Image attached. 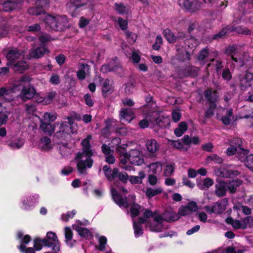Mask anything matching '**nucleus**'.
<instances>
[{"mask_svg":"<svg viewBox=\"0 0 253 253\" xmlns=\"http://www.w3.org/2000/svg\"><path fill=\"white\" fill-rule=\"evenodd\" d=\"M152 114V126L154 127L166 128L170 125V119L168 116H160L156 117Z\"/></svg>","mask_w":253,"mask_h":253,"instance_id":"ddd939ff","label":"nucleus"},{"mask_svg":"<svg viewBox=\"0 0 253 253\" xmlns=\"http://www.w3.org/2000/svg\"><path fill=\"white\" fill-rule=\"evenodd\" d=\"M178 2L181 7L189 12H194L201 7L200 3L197 0H178Z\"/></svg>","mask_w":253,"mask_h":253,"instance_id":"4468645a","label":"nucleus"},{"mask_svg":"<svg viewBox=\"0 0 253 253\" xmlns=\"http://www.w3.org/2000/svg\"><path fill=\"white\" fill-rule=\"evenodd\" d=\"M242 184V181L238 179L229 181L227 182V189L230 193H235L238 187L241 186Z\"/></svg>","mask_w":253,"mask_h":253,"instance_id":"72a5a7b5","label":"nucleus"},{"mask_svg":"<svg viewBox=\"0 0 253 253\" xmlns=\"http://www.w3.org/2000/svg\"><path fill=\"white\" fill-rule=\"evenodd\" d=\"M234 210L242 211L245 214L249 215L251 213V211L249 208L242 205L235 206L233 207Z\"/></svg>","mask_w":253,"mask_h":253,"instance_id":"5fc2aeb1","label":"nucleus"},{"mask_svg":"<svg viewBox=\"0 0 253 253\" xmlns=\"http://www.w3.org/2000/svg\"><path fill=\"white\" fill-rule=\"evenodd\" d=\"M43 22L49 30L63 31L68 26V21L64 15L52 16L48 13L43 15Z\"/></svg>","mask_w":253,"mask_h":253,"instance_id":"f03ea898","label":"nucleus"},{"mask_svg":"<svg viewBox=\"0 0 253 253\" xmlns=\"http://www.w3.org/2000/svg\"><path fill=\"white\" fill-rule=\"evenodd\" d=\"M184 43L185 44L184 47L185 50L182 51L181 53L177 54L176 56V58L180 61H185L190 60V54L187 49L188 48L193 49L198 44V42L195 39L190 37L185 40Z\"/></svg>","mask_w":253,"mask_h":253,"instance_id":"423d86ee","label":"nucleus"},{"mask_svg":"<svg viewBox=\"0 0 253 253\" xmlns=\"http://www.w3.org/2000/svg\"><path fill=\"white\" fill-rule=\"evenodd\" d=\"M112 19L114 22H117V20L115 17H112ZM117 22L122 30H124L127 28V21L123 19L121 17H118Z\"/></svg>","mask_w":253,"mask_h":253,"instance_id":"8fccbe9b","label":"nucleus"},{"mask_svg":"<svg viewBox=\"0 0 253 253\" xmlns=\"http://www.w3.org/2000/svg\"><path fill=\"white\" fill-rule=\"evenodd\" d=\"M23 233L22 232H18L17 234V237L18 239H20V245L18 247V249L20 251L24 253L26 247L24 245L28 244L31 241V237L26 235L23 237Z\"/></svg>","mask_w":253,"mask_h":253,"instance_id":"7c9ffc66","label":"nucleus"},{"mask_svg":"<svg viewBox=\"0 0 253 253\" xmlns=\"http://www.w3.org/2000/svg\"><path fill=\"white\" fill-rule=\"evenodd\" d=\"M24 141L22 139L13 140L8 143V145L13 149L20 148L24 145Z\"/></svg>","mask_w":253,"mask_h":253,"instance_id":"a18cd8bd","label":"nucleus"},{"mask_svg":"<svg viewBox=\"0 0 253 253\" xmlns=\"http://www.w3.org/2000/svg\"><path fill=\"white\" fill-rule=\"evenodd\" d=\"M134 118V113L130 108H123L120 112V120L122 124H128Z\"/></svg>","mask_w":253,"mask_h":253,"instance_id":"2eb2a0df","label":"nucleus"},{"mask_svg":"<svg viewBox=\"0 0 253 253\" xmlns=\"http://www.w3.org/2000/svg\"><path fill=\"white\" fill-rule=\"evenodd\" d=\"M133 228L134 230V234L136 237H138L142 235L143 230L141 225L140 222L136 223L135 221H133Z\"/></svg>","mask_w":253,"mask_h":253,"instance_id":"49530a36","label":"nucleus"},{"mask_svg":"<svg viewBox=\"0 0 253 253\" xmlns=\"http://www.w3.org/2000/svg\"><path fill=\"white\" fill-rule=\"evenodd\" d=\"M9 114V112L5 108H2L0 103V127L6 123Z\"/></svg>","mask_w":253,"mask_h":253,"instance_id":"a19ab883","label":"nucleus"},{"mask_svg":"<svg viewBox=\"0 0 253 253\" xmlns=\"http://www.w3.org/2000/svg\"><path fill=\"white\" fill-rule=\"evenodd\" d=\"M227 182L224 181L218 182L215 185V194L218 197L225 196L227 189Z\"/></svg>","mask_w":253,"mask_h":253,"instance_id":"5701e85b","label":"nucleus"},{"mask_svg":"<svg viewBox=\"0 0 253 253\" xmlns=\"http://www.w3.org/2000/svg\"><path fill=\"white\" fill-rule=\"evenodd\" d=\"M228 205V201L227 199L224 198L214 203L211 207L206 206L205 209L210 213L220 214L225 211Z\"/></svg>","mask_w":253,"mask_h":253,"instance_id":"9b49d317","label":"nucleus"},{"mask_svg":"<svg viewBox=\"0 0 253 253\" xmlns=\"http://www.w3.org/2000/svg\"><path fill=\"white\" fill-rule=\"evenodd\" d=\"M75 229L81 236H88L89 234V232L87 229L81 226H77L75 227Z\"/></svg>","mask_w":253,"mask_h":253,"instance_id":"13d9d810","label":"nucleus"},{"mask_svg":"<svg viewBox=\"0 0 253 253\" xmlns=\"http://www.w3.org/2000/svg\"><path fill=\"white\" fill-rule=\"evenodd\" d=\"M143 191L148 198H151L155 196L161 194L163 192V189L161 187H155L153 188H146Z\"/></svg>","mask_w":253,"mask_h":253,"instance_id":"2f4dec72","label":"nucleus"},{"mask_svg":"<svg viewBox=\"0 0 253 253\" xmlns=\"http://www.w3.org/2000/svg\"><path fill=\"white\" fill-rule=\"evenodd\" d=\"M103 170L106 178L110 181L113 180L115 177H117L119 173L118 169L115 168L111 169L110 167L106 165L103 167Z\"/></svg>","mask_w":253,"mask_h":253,"instance_id":"a878e982","label":"nucleus"},{"mask_svg":"<svg viewBox=\"0 0 253 253\" xmlns=\"http://www.w3.org/2000/svg\"><path fill=\"white\" fill-rule=\"evenodd\" d=\"M130 211L132 217H135L139 214L141 211V207L138 204L133 203L130 206Z\"/></svg>","mask_w":253,"mask_h":253,"instance_id":"09e8293b","label":"nucleus"},{"mask_svg":"<svg viewBox=\"0 0 253 253\" xmlns=\"http://www.w3.org/2000/svg\"><path fill=\"white\" fill-rule=\"evenodd\" d=\"M26 79V78L25 77H23L20 81V84L23 86L19 94V96L24 101H26L28 100L33 98L36 93V89L32 85L29 84L27 85L23 84Z\"/></svg>","mask_w":253,"mask_h":253,"instance_id":"0eeeda50","label":"nucleus"},{"mask_svg":"<svg viewBox=\"0 0 253 253\" xmlns=\"http://www.w3.org/2000/svg\"><path fill=\"white\" fill-rule=\"evenodd\" d=\"M163 34L167 41L170 43L174 42L178 40H184L186 38L185 35L183 33H179L177 36H175L169 29L164 30Z\"/></svg>","mask_w":253,"mask_h":253,"instance_id":"a211bd4d","label":"nucleus"},{"mask_svg":"<svg viewBox=\"0 0 253 253\" xmlns=\"http://www.w3.org/2000/svg\"><path fill=\"white\" fill-rule=\"evenodd\" d=\"M8 61L7 65H12L20 59H24L23 51L16 48H13L8 51L6 55Z\"/></svg>","mask_w":253,"mask_h":253,"instance_id":"f8f14e48","label":"nucleus"},{"mask_svg":"<svg viewBox=\"0 0 253 253\" xmlns=\"http://www.w3.org/2000/svg\"><path fill=\"white\" fill-rule=\"evenodd\" d=\"M179 216L175 212L172 211H166L162 214L156 215L155 220L157 222V224L152 223L150 226V230L155 232H161L163 229V222L164 220L171 222L178 220Z\"/></svg>","mask_w":253,"mask_h":253,"instance_id":"7ed1b4c3","label":"nucleus"},{"mask_svg":"<svg viewBox=\"0 0 253 253\" xmlns=\"http://www.w3.org/2000/svg\"><path fill=\"white\" fill-rule=\"evenodd\" d=\"M79 71L77 72V76L80 80H83L85 78L89 72V66L87 64H80L79 65Z\"/></svg>","mask_w":253,"mask_h":253,"instance_id":"bb28decb","label":"nucleus"},{"mask_svg":"<svg viewBox=\"0 0 253 253\" xmlns=\"http://www.w3.org/2000/svg\"><path fill=\"white\" fill-rule=\"evenodd\" d=\"M114 6L116 11L119 14L124 15L128 13V8L122 2L115 3Z\"/></svg>","mask_w":253,"mask_h":253,"instance_id":"58836bf2","label":"nucleus"},{"mask_svg":"<svg viewBox=\"0 0 253 253\" xmlns=\"http://www.w3.org/2000/svg\"><path fill=\"white\" fill-rule=\"evenodd\" d=\"M230 147L226 150V153L228 156L237 153L239 154L240 158L241 156H246L248 154V151L242 147V141L239 138H233L230 141Z\"/></svg>","mask_w":253,"mask_h":253,"instance_id":"20e7f679","label":"nucleus"},{"mask_svg":"<svg viewBox=\"0 0 253 253\" xmlns=\"http://www.w3.org/2000/svg\"><path fill=\"white\" fill-rule=\"evenodd\" d=\"M245 157L241 156L240 160L244 161L245 166L253 171V154Z\"/></svg>","mask_w":253,"mask_h":253,"instance_id":"ea45409f","label":"nucleus"},{"mask_svg":"<svg viewBox=\"0 0 253 253\" xmlns=\"http://www.w3.org/2000/svg\"><path fill=\"white\" fill-rule=\"evenodd\" d=\"M169 144L174 148L180 150L186 151L188 149V147H184L183 143L179 140H170Z\"/></svg>","mask_w":253,"mask_h":253,"instance_id":"c03bdc74","label":"nucleus"},{"mask_svg":"<svg viewBox=\"0 0 253 253\" xmlns=\"http://www.w3.org/2000/svg\"><path fill=\"white\" fill-rule=\"evenodd\" d=\"M38 146L42 151H49L52 148L50 139L47 137H43L41 138Z\"/></svg>","mask_w":253,"mask_h":253,"instance_id":"cd10ccee","label":"nucleus"},{"mask_svg":"<svg viewBox=\"0 0 253 253\" xmlns=\"http://www.w3.org/2000/svg\"><path fill=\"white\" fill-rule=\"evenodd\" d=\"M232 32H235L238 34H241L246 35H250L251 34V31L248 28L242 26L238 27H231L229 26H227L224 28L221 31H220L218 34L215 35L213 36V39H217L218 38H221L224 37L226 34L228 33H230Z\"/></svg>","mask_w":253,"mask_h":253,"instance_id":"6e6552de","label":"nucleus"},{"mask_svg":"<svg viewBox=\"0 0 253 253\" xmlns=\"http://www.w3.org/2000/svg\"><path fill=\"white\" fill-rule=\"evenodd\" d=\"M242 229H245L248 227H253V217L251 216H248L241 220Z\"/></svg>","mask_w":253,"mask_h":253,"instance_id":"79ce46f5","label":"nucleus"},{"mask_svg":"<svg viewBox=\"0 0 253 253\" xmlns=\"http://www.w3.org/2000/svg\"><path fill=\"white\" fill-rule=\"evenodd\" d=\"M12 65L14 70L19 73H22L28 68V64L23 59L18 60Z\"/></svg>","mask_w":253,"mask_h":253,"instance_id":"473e14b6","label":"nucleus"},{"mask_svg":"<svg viewBox=\"0 0 253 253\" xmlns=\"http://www.w3.org/2000/svg\"><path fill=\"white\" fill-rule=\"evenodd\" d=\"M226 221L228 223L231 224L232 227L236 229H242V222L241 220H234L231 217H228L226 219Z\"/></svg>","mask_w":253,"mask_h":253,"instance_id":"de8ad7c7","label":"nucleus"},{"mask_svg":"<svg viewBox=\"0 0 253 253\" xmlns=\"http://www.w3.org/2000/svg\"><path fill=\"white\" fill-rule=\"evenodd\" d=\"M227 112V116H224L222 118L221 120L223 123L225 125H228L230 124L231 122V116L232 114V109H228L226 111Z\"/></svg>","mask_w":253,"mask_h":253,"instance_id":"bf43d9fd","label":"nucleus"},{"mask_svg":"<svg viewBox=\"0 0 253 253\" xmlns=\"http://www.w3.org/2000/svg\"><path fill=\"white\" fill-rule=\"evenodd\" d=\"M152 114L150 113L147 115L146 119L139 122V125L141 128H145L148 126L149 124H152Z\"/></svg>","mask_w":253,"mask_h":253,"instance_id":"37998d69","label":"nucleus"},{"mask_svg":"<svg viewBox=\"0 0 253 253\" xmlns=\"http://www.w3.org/2000/svg\"><path fill=\"white\" fill-rule=\"evenodd\" d=\"M46 237L49 242L51 243V245H49L50 247L54 251L59 252L60 251V243L56 234L52 232H48L46 233Z\"/></svg>","mask_w":253,"mask_h":253,"instance_id":"6ab92c4d","label":"nucleus"},{"mask_svg":"<svg viewBox=\"0 0 253 253\" xmlns=\"http://www.w3.org/2000/svg\"><path fill=\"white\" fill-rule=\"evenodd\" d=\"M114 91V86L111 82L108 79L105 80L102 84V92L104 97L110 95Z\"/></svg>","mask_w":253,"mask_h":253,"instance_id":"393cba45","label":"nucleus"},{"mask_svg":"<svg viewBox=\"0 0 253 253\" xmlns=\"http://www.w3.org/2000/svg\"><path fill=\"white\" fill-rule=\"evenodd\" d=\"M174 169V167L173 165H167L164 169V174L166 176H169L173 172Z\"/></svg>","mask_w":253,"mask_h":253,"instance_id":"e2e57ef3","label":"nucleus"},{"mask_svg":"<svg viewBox=\"0 0 253 253\" xmlns=\"http://www.w3.org/2000/svg\"><path fill=\"white\" fill-rule=\"evenodd\" d=\"M205 96L209 102V108L206 112V116L209 117L213 114V110L216 107L215 103L218 98L216 91L212 93L211 90H207L205 91Z\"/></svg>","mask_w":253,"mask_h":253,"instance_id":"1a4fd4ad","label":"nucleus"},{"mask_svg":"<svg viewBox=\"0 0 253 253\" xmlns=\"http://www.w3.org/2000/svg\"><path fill=\"white\" fill-rule=\"evenodd\" d=\"M91 136L88 135L82 142V152H78L75 157L77 168L81 174H86V170L90 169L93 165L94 161L91 157L94 155L90 144Z\"/></svg>","mask_w":253,"mask_h":253,"instance_id":"f257e3e1","label":"nucleus"},{"mask_svg":"<svg viewBox=\"0 0 253 253\" xmlns=\"http://www.w3.org/2000/svg\"><path fill=\"white\" fill-rule=\"evenodd\" d=\"M49 82L52 84L56 85L59 84L60 82L59 75L55 74H52L49 80Z\"/></svg>","mask_w":253,"mask_h":253,"instance_id":"774afa93","label":"nucleus"},{"mask_svg":"<svg viewBox=\"0 0 253 253\" xmlns=\"http://www.w3.org/2000/svg\"><path fill=\"white\" fill-rule=\"evenodd\" d=\"M56 118V115L55 114L45 113H44L42 120H43V122L46 123H50V122L54 121Z\"/></svg>","mask_w":253,"mask_h":253,"instance_id":"603ef678","label":"nucleus"},{"mask_svg":"<svg viewBox=\"0 0 253 253\" xmlns=\"http://www.w3.org/2000/svg\"><path fill=\"white\" fill-rule=\"evenodd\" d=\"M47 52H49V50L44 45L33 48L30 52L28 58L38 59L42 57Z\"/></svg>","mask_w":253,"mask_h":253,"instance_id":"f3484780","label":"nucleus"},{"mask_svg":"<svg viewBox=\"0 0 253 253\" xmlns=\"http://www.w3.org/2000/svg\"><path fill=\"white\" fill-rule=\"evenodd\" d=\"M40 120V128L45 133L49 135L52 134L55 130V127L50 123H46L43 122L42 119L38 117Z\"/></svg>","mask_w":253,"mask_h":253,"instance_id":"c756f323","label":"nucleus"},{"mask_svg":"<svg viewBox=\"0 0 253 253\" xmlns=\"http://www.w3.org/2000/svg\"><path fill=\"white\" fill-rule=\"evenodd\" d=\"M149 169V172L157 174L162 171L163 166L161 163L157 162L150 164L148 166Z\"/></svg>","mask_w":253,"mask_h":253,"instance_id":"e433bc0d","label":"nucleus"},{"mask_svg":"<svg viewBox=\"0 0 253 253\" xmlns=\"http://www.w3.org/2000/svg\"><path fill=\"white\" fill-rule=\"evenodd\" d=\"M181 114L180 110L178 109H174L171 113L172 120L174 122H177L181 118Z\"/></svg>","mask_w":253,"mask_h":253,"instance_id":"4d7b16f0","label":"nucleus"},{"mask_svg":"<svg viewBox=\"0 0 253 253\" xmlns=\"http://www.w3.org/2000/svg\"><path fill=\"white\" fill-rule=\"evenodd\" d=\"M111 192L114 201L120 207L124 206L125 208H127L129 206V204L126 201V199H124L120 196L117 193L116 190L112 189Z\"/></svg>","mask_w":253,"mask_h":253,"instance_id":"b1692460","label":"nucleus"},{"mask_svg":"<svg viewBox=\"0 0 253 253\" xmlns=\"http://www.w3.org/2000/svg\"><path fill=\"white\" fill-rule=\"evenodd\" d=\"M125 34L127 41L129 43L133 44L136 42L137 38V36L136 34L129 31H126Z\"/></svg>","mask_w":253,"mask_h":253,"instance_id":"864d4df0","label":"nucleus"},{"mask_svg":"<svg viewBox=\"0 0 253 253\" xmlns=\"http://www.w3.org/2000/svg\"><path fill=\"white\" fill-rule=\"evenodd\" d=\"M146 146L148 151L152 155L155 154L159 148V144L156 140L154 139L147 140Z\"/></svg>","mask_w":253,"mask_h":253,"instance_id":"c85d7f7f","label":"nucleus"},{"mask_svg":"<svg viewBox=\"0 0 253 253\" xmlns=\"http://www.w3.org/2000/svg\"><path fill=\"white\" fill-rule=\"evenodd\" d=\"M76 211L75 210H73L72 211H68L66 214H63L61 216L62 220L66 221L70 218H72L76 214Z\"/></svg>","mask_w":253,"mask_h":253,"instance_id":"69168bd1","label":"nucleus"},{"mask_svg":"<svg viewBox=\"0 0 253 253\" xmlns=\"http://www.w3.org/2000/svg\"><path fill=\"white\" fill-rule=\"evenodd\" d=\"M12 92H13V91L11 88L1 87L0 88V98H4Z\"/></svg>","mask_w":253,"mask_h":253,"instance_id":"052dcab7","label":"nucleus"},{"mask_svg":"<svg viewBox=\"0 0 253 253\" xmlns=\"http://www.w3.org/2000/svg\"><path fill=\"white\" fill-rule=\"evenodd\" d=\"M114 64L115 62L113 61L111 63H110L109 64H104L102 65L100 69V71L103 73H106L107 72L114 70Z\"/></svg>","mask_w":253,"mask_h":253,"instance_id":"3c124183","label":"nucleus"},{"mask_svg":"<svg viewBox=\"0 0 253 253\" xmlns=\"http://www.w3.org/2000/svg\"><path fill=\"white\" fill-rule=\"evenodd\" d=\"M208 162L213 161L215 163L220 164L222 163L223 160L222 158L218 156L216 154H211L207 158Z\"/></svg>","mask_w":253,"mask_h":253,"instance_id":"6e6d98bb","label":"nucleus"},{"mask_svg":"<svg viewBox=\"0 0 253 253\" xmlns=\"http://www.w3.org/2000/svg\"><path fill=\"white\" fill-rule=\"evenodd\" d=\"M56 93L55 91H50L45 96V104H48L51 103L53 99L55 97Z\"/></svg>","mask_w":253,"mask_h":253,"instance_id":"0e129e2a","label":"nucleus"},{"mask_svg":"<svg viewBox=\"0 0 253 253\" xmlns=\"http://www.w3.org/2000/svg\"><path fill=\"white\" fill-rule=\"evenodd\" d=\"M203 186L199 185V188L201 189H204L203 186H204L205 187L207 188L210 187L211 186L213 185L214 182H213V180L211 179V178H210L209 177H207L203 180Z\"/></svg>","mask_w":253,"mask_h":253,"instance_id":"680f3d73","label":"nucleus"},{"mask_svg":"<svg viewBox=\"0 0 253 253\" xmlns=\"http://www.w3.org/2000/svg\"><path fill=\"white\" fill-rule=\"evenodd\" d=\"M36 3L37 5H41V7L30 8L28 9V13L32 15H40V20L43 22V15L46 13L43 8H45L47 6L48 0H38Z\"/></svg>","mask_w":253,"mask_h":253,"instance_id":"9d476101","label":"nucleus"},{"mask_svg":"<svg viewBox=\"0 0 253 253\" xmlns=\"http://www.w3.org/2000/svg\"><path fill=\"white\" fill-rule=\"evenodd\" d=\"M68 122H62L60 125V131L57 132L55 135L58 138L64 137L70 133H73L76 131V126L74 124V120L71 117H67Z\"/></svg>","mask_w":253,"mask_h":253,"instance_id":"39448f33","label":"nucleus"},{"mask_svg":"<svg viewBox=\"0 0 253 253\" xmlns=\"http://www.w3.org/2000/svg\"><path fill=\"white\" fill-rule=\"evenodd\" d=\"M160 215V214L158 213V212L157 211H155L153 212L149 210H146L143 213L144 217L140 218L139 221L140 222V223H144L147 222V219L151 217H153L154 220L152 222L147 223V226H149V227L150 228V226L152 223H154V224L155 225L157 224V222L155 220V217L156 215Z\"/></svg>","mask_w":253,"mask_h":253,"instance_id":"4be33fe9","label":"nucleus"},{"mask_svg":"<svg viewBox=\"0 0 253 253\" xmlns=\"http://www.w3.org/2000/svg\"><path fill=\"white\" fill-rule=\"evenodd\" d=\"M188 126L186 123L184 122H181L178 124V127L175 129L174 134L176 136L180 137L184 134Z\"/></svg>","mask_w":253,"mask_h":253,"instance_id":"4c0bfd02","label":"nucleus"},{"mask_svg":"<svg viewBox=\"0 0 253 253\" xmlns=\"http://www.w3.org/2000/svg\"><path fill=\"white\" fill-rule=\"evenodd\" d=\"M116 151L120 156V163L123 165H126L127 160H129V155H128L126 151L119 146L116 148Z\"/></svg>","mask_w":253,"mask_h":253,"instance_id":"f704fd0d","label":"nucleus"},{"mask_svg":"<svg viewBox=\"0 0 253 253\" xmlns=\"http://www.w3.org/2000/svg\"><path fill=\"white\" fill-rule=\"evenodd\" d=\"M39 196L35 194L26 197L23 200V208L25 210H30L38 202Z\"/></svg>","mask_w":253,"mask_h":253,"instance_id":"412c9836","label":"nucleus"},{"mask_svg":"<svg viewBox=\"0 0 253 253\" xmlns=\"http://www.w3.org/2000/svg\"><path fill=\"white\" fill-rule=\"evenodd\" d=\"M129 160L131 163L137 166L141 165L144 163L141 153L137 149L131 150L129 154Z\"/></svg>","mask_w":253,"mask_h":253,"instance_id":"dca6fc26","label":"nucleus"},{"mask_svg":"<svg viewBox=\"0 0 253 253\" xmlns=\"http://www.w3.org/2000/svg\"><path fill=\"white\" fill-rule=\"evenodd\" d=\"M215 174L219 177L227 178L237 176L239 172L237 170H230L225 168H220L215 170Z\"/></svg>","mask_w":253,"mask_h":253,"instance_id":"aec40b11","label":"nucleus"},{"mask_svg":"<svg viewBox=\"0 0 253 253\" xmlns=\"http://www.w3.org/2000/svg\"><path fill=\"white\" fill-rule=\"evenodd\" d=\"M17 0H5L2 4V9L8 11L14 9L17 5Z\"/></svg>","mask_w":253,"mask_h":253,"instance_id":"c9c22d12","label":"nucleus"},{"mask_svg":"<svg viewBox=\"0 0 253 253\" xmlns=\"http://www.w3.org/2000/svg\"><path fill=\"white\" fill-rule=\"evenodd\" d=\"M107 243V238L104 236H101L99 238V245L98 249L99 251H103Z\"/></svg>","mask_w":253,"mask_h":253,"instance_id":"338daca9","label":"nucleus"}]
</instances>
